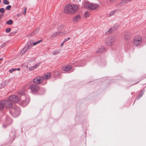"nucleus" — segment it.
<instances>
[{"label":"nucleus","mask_w":146,"mask_h":146,"mask_svg":"<svg viewBox=\"0 0 146 146\" xmlns=\"http://www.w3.org/2000/svg\"><path fill=\"white\" fill-rule=\"evenodd\" d=\"M78 8V7L76 5H72L68 4L64 7V12L66 14H73L76 12Z\"/></svg>","instance_id":"obj_1"},{"label":"nucleus","mask_w":146,"mask_h":146,"mask_svg":"<svg viewBox=\"0 0 146 146\" xmlns=\"http://www.w3.org/2000/svg\"><path fill=\"white\" fill-rule=\"evenodd\" d=\"M84 6L85 8L92 10L98 8L100 7V5L98 4L91 3L86 1L85 2Z\"/></svg>","instance_id":"obj_2"},{"label":"nucleus","mask_w":146,"mask_h":146,"mask_svg":"<svg viewBox=\"0 0 146 146\" xmlns=\"http://www.w3.org/2000/svg\"><path fill=\"white\" fill-rule=\"evenodd\" d=\"M21 102L23 105L25 106L27 105L29 102V97L25 95H22L20 98Z\"/></svg>","instance_id":"obj_3"},{"label":"nucleus","mask_w":146,"mask_h":146,"mask_svg":"<svg viewBox=\"0 0 146 146\" xmlns=\"http://www.w3.org/2000/svg\"><path fill=\"white\" fill-rule=\"evenodd\" d=\"M32 47V45L31 41H29L26 46L22 50L21 53L25 54L29 49Z\"/></svg>","instance_id":"obj_4"},{"label":"nucleus","mask_w":146,"mask_h":146,"mask_svg":"<svg viewBox=\"0 0 146 146\" xmlns=\"http://www.w3.org/2000/svg\"><path fill=\"white\" fill-rule=\"evenodd\" d=\"M20 109L17 107L15 108H12L10 112L11 113L12 115L14 117H17L20 114Z\"/></svg>","instance_id":"obj_5"},{"label":"nucleus","mask_w":146,"mask_h":146,"mask_svg":"<svg viewBox=\"0 0 146 146\" xmlns=\"http://www.w3.org/2000/svg\"><path fill=\"white\" fill-rule=\"evenodd\" d=\"M142 42V38L140 36H137L135 37L133 41V44L136 46L140 45Z\"/></svg>","instance_id":"obj_6"},{"label":"nucleus","mask_w":146,"mask_h":146,"mask_svg":"<svg viewBox=\"0 0 146 146\" xmlns=\"http://www.w3.org/2000/svg\"><path fill=\"white\" fill-rule=\"evenodd\" d=\"M114 40V39L112 37H108L106 38L105 42L106 45L110 46L113 44Z\"/></svg>","instance_id":"obj_7"},{"label":"nucleus","mask_w":146,"mask_h":146,"mask_svg":"<svg viewBox=\"0 0 146 146\" xmlns=\"http://www.w3.org/2000/svg\"><path fill=\"white\" fill-rule=\"evenodd\" d=\"M32 92L33 93L37 92L39 89V86L36 84H32L29 87Z\"/></svg>","instance_id":"obj_8"},{"label":"nucleus","mask_w":146,"mask_h":146,"mask_svg":"<svg viewBox=\"0 0 146 146\" xmlns=\"http://www.w3.org/2000/svg\"><path fill=\"white\" fill-rule=\"evenodd\" d=\"M43 80L42 77L39 76L34 79L33 81L35 84H39L42 83Z\"/></svg>","instance_id":"obj_9"},{"label":"nucleus","mask_w":146,"mask_h":146,"mask_svg":"<svg viewBox=\"0 0 146 146\" xmlns=\"http://www.w3.org/2000/svg\"><path fill=\"white\" fill-rule=\"evenodd\" d=\"M3 102L6 108H10L12 107L13 103L11 100H8V98L7 100H3Z\"/></svg>","instance_id":"obj_10"},{"label":"nucleus","mask_w":146,"mask_h":146,"mask_svg":"<svg viewBox=\"0 0 146 146\" xmlns=\"http://www.w3.org/2000/svg\"><path fill=\"white\" fill-rule=\"evenodd\" d=\"M8 100H11L12 102H17L19 100V98L16 95H13L8 98Z\"/></svg>","instance_id":"obj_11"},{"label":"nucleus","mask_w":146,"mask_h":146,"mask_svg":"<svg viewBox=\"0 0 146 146\" xmlns=\"http://www.w3.org/2000/svg\"><path fill=\"white\" fill-rule=\"evenodd\" d=\"M129 2L128 0H121V1L117 4V6L118 7H123Z\"/></svg>","instance_id":"obj_12"},{"label":"nucleus","mask_w":146,"mask_h":146,"mask_svg":"<svg viewBox=\"0 0 146 146\" xmlns=\"http://www.w3.org/2000/svg\"><path fill=\"white\" fill-rule=\"evenodd\" d=\"M81 18V16L79 14H77L73 18V21L74 23H77L80 21Z\"/></svg>","instance_id":"obj_13"},{"label":"nucleus","mask_w":146,"mask_h":146,"mask_svg":"<svg viewBox=\"0 0 146 146\" xmlns=\"http://www.w3.org/2000/svg\"><path fill=\"white\" fill-rule=\"evenodd\" d=\"M50 76L51 73H47L44 75L42 77V78L43 79V80H46L49 79L50 78Z\"/></svg>","instance_id":"obj_14"},{"label":"nucleus","mask_w":146,"mask_h":146,"mask_svg":"<svg viewBox=\"0 0 146 146\" xmlns=\"http://www.w3.org/2000/svg\"><path fill=\"white\" fill-rule=\"evenodd\" d=\"M72 68V66L70 65L64 66L62 67V69L64 71H68Z\"/></svg>","instance_id":"obj_15"},{"label":"nucleus","mask_w":146,"mask_h":146,"mask_svg":"<svg viewBox=\"0 0 146 146\" xmlns=\"http://www.w3.org/2000/svg\"><path fill=\"white\" fill-rule=\"evenodd\" d=\"M70 32L69 30H66L64 31H61L59 32V35H65L68 33Z\"/></svg>","instance_id":"obj_16"},{"label":"nucleus","mask_w":146,"mask_h":146,"mask_svg":"<svg viewBox=\"0 0 146 146\" xmlns=\"http://www.w3.org/2000/svg\"><path fill=\"white\" fill-rule=\"evenodd\" d=\"M39 66V64H36L33 66H30L29 68V70L30 71H32L36 68Z\"/></svg>","instance_id":"obj_17"},{"label":"nucleus","mask_w":146,"mask_h":146,"mask_svg":"<svg viewBox=\"0 0 146 146\" xmlns=\"http://www.w3.org/2000/svg\"><path fill=\"white\" fill-rule=\"evenodd\" d=\"M105 48L103 47H101L97 49L96 52L97 53H101L104 51Z\"/></svg>","instance_id":"obj_18"},{"label":"nucleus","mask_w":146,"mask_h":146,"mask_svg":"<svg viewBox=\"0 0 146 146\" xmlns=\"http://www.w3.org/2000/svg\"><path fill=\"white\" fill-rule=\"evenodd\" d=\"M39 31V28H37L35 30H34L31 33V35H34L38 33Z\"/></svg>","instance_id":"obj_19"},{"label":"nucleus","mask_w":146,"mask_h":146,"mask_svg":"<svg viewBox=\"0 0 146 146\" xmlns=\"http://www.w3.org/2000/svg\"><path fill=\"white\" fill-rule=\"evenodd\" d=\"M58 35H59V32H55L52 34L50 36V38L51 39H53L54 37Z\"/></svg>","instance_id":"obj_20"},{"label":"nucleus","mask_w":146,"mask_h":146,"mask_svg":"<svg viewBox=\"0 0 146 146\" xmlns=\"http://www.w3.org/2000/svg\"><path fill=\"white\" fill-rule=\"evenodd\" d=\"M4 106L3 101L0 102V110H3L4 108Z\"/></svg>","instance_id":"obj_21"},{"label":"nucleus","mask_w":146,"mask_h":146,"mask_svg":"<svg viewBox=\"0 0 146 146\" xmlns=\"http://www.w3.org/2000/svg\"><path fill=\"white\" fill-rule=\"evenodd\" d=\"M64 27L65 26L64 25H61L58 27L57 29L59 31H63L62 30L63 29Z\"/></svg>","instance_id":"obj_22"},{"label":"nucleus","mask_w":146,"mask_h":146,"mask_svg":"<svg viewBox=\"0 0 146 146\" xmlns=\"http://www.w3.org/2000/svg\"><path fill=\"white\" fill-rule=\"evenodd\" d=\"M115 31L113 28L112 27H111V28H110L109 30H108V31L106 32V33H109L110 34L112 33L113 31Z\"/></svg>","instance_id":"obj_23"},{"label":"nucleus","mask_w":146,"mask_h":146,"mask_svg":"<svg viewBox=\"0 0 146 146\" xmlns=\"http://www.w3.org/2000/svg\"><path fill=\"white\" fill-rule=\"evenodd\" d=\"M42 40H40L38 41H37L36 42H35L33 43V44H32V43L31 42V43L32 44V46H35V45H36L37 44L40 43V42H42Z\"/></svg>","instance_id":"obj_24"},{"label":"nucleus","mask_w":146,"mask_h":146,"mask_svg":"<svg viewBox=\"0 0 146 146\" xmlns=\"http://www.w3.org/2000/svg\"><path fill=\"white\" fill-rule=\"evenodd\" d=\"M119 25L117 24H116L114 25L112 27L113 28L114 31H115L119 27Z\"/></svg>","instance_id":"obj_25"},{"label":"nucleus","mask_w":146,"mask_h":146,"mask_svg":"<svg viewBox=\"0 0 146 146\" xmlns=\"http://www.w3.org/2000/svg\"><path fill=\"white\" fill-rule=\"evenodd\" d=\"M13 23V21L11 19L9 20L6 22V24L8 25H11Z\"/></svg>","instance_id":"obj_26"},{"label":"nucleus","mask_w":146,"mask_h":146,"mask_svg":"<svg viewBox=\"0 0 146 146\" xmlns=\"http://www.w3.org/2000/svg\"><path fill=\"white\" fill-rule=\"evenodd\" d=\"M144 94V92L143 91H142L140 92V93H139V94L138 96L137 97V99H138L140 98L142 96V95Z\"/></svg>","instance_id":"obj_27"},{"label":"nucleus","mask_w":146,"mask_h":146,"mask_svg":"<svg viewBox=\"0 0 146 146\" xmlns=\"http://www.w3.org/2000/svg\"><path fill=\"white\" fill-rule=\"evenodd\" d=\"M90 15V14L88 12H86L84 14V17L86 18L89 17Z\"/></svg>","instance_id":"obj_28"},{"label":"nucleus","mask_w":146,"mask_h":146,"mask_svg":"<svg viewBox=\"0 0 146 146\" xmlns=\"http://www.w3.org/2000/svg\"><path fill=\"white\" fill-rule=\"evenodd\" d=\"M8 81H5L3 83H2V85L3 87H4L5 86L8 84Z\"/></svg>","instance_id":"obj_29"},{"label":"nucleus","mask_w":146,"mask_h":146,"mask_svg":"<svg viewBox=\"0 0 146 146\" xmlns=\"http://www.w3.org/2000/svg\"><path fill=\"white\" fill-rule=\"evenodd\" d=\"M59 53V52H58V50H54V51L52 52V53L54 55H55L57 54H58Z\"/></svg>","instance_id":"obj_30"},{"label":"nucleus","mask_w":146,"mask_h":146,"mask_svg":"<svg viewBox=\"0 0 146 146\" xmlns=\"http://www.w3.org/2000/svg\"><path fill=\"white\" fill-rule=\"evenodd\" d=\"M116 10H115L113 11H112L109 14V16H112V15H113L114 14V13L115 12H116Z\"/></svg>","instance_id":"obj_31"},{"label":"nucleus","mask_w":146,"mask_h":146,"mask_svg":"<svg viewBox=\"0 0 146 146\" xmlns=\"http://www.w3.org/2000/svg\"><path fill=\"white\" fill-rule=\"evenodd\" d=\"M4 4L6 5H8L9 4V2L7 0H4L3 1Z\"/></svg>","instance_id":"obj_32"},{"label":"nucleus","mask_w":146,"mask_h":146,"mask_svg":"<svg viewBox=\"0 0 146 146\" xmlns=\"http://www.w3.org/2000/svg\"><path fill=\"white\" fill-rule=\"evenodd\" d=\"M5 11V9L4 8H0V12L1 13H3Z\"/></svg>","instance_id":"obj_33"},{"label":"nucleus","mask_w":146,"mask_h":146,"mask_svg":"<svg viewBox=\"0 0 146 146\" xmlns=\"http://www.w3.org/2000/svg\"><path fill=\"white\" fill-rule=\"evenodd\" d=\"M11 30V29L10 28H7L5 30L6 32L7 33H9Z\"/></svg>","instance_id":"obj_34"},{"label":"nucleus","mask_w":146,"mask_h":146,"mask_svg":"<svg viewBox=\"0 0 146 146\" xmlns=\"http://www.w3.org/2000/svg\"><path fill=\"white\" fill-rule=\"evenodd\" d=\"M11 7V6L10 5H8L6 7V9L7 10H9L10 9Z\"/></svg>","instance_id":"obj_35"},{"label":"nucleus","mask_w":146,"mask_h":146,"mask_svg":"<svg viewBox=\"0 0 146 146\" xmlns=\"http://www.w3.org/2000/svg\"><path fill=\"white\" fill-rule=\"evenodd\" d=\"M6 45V43H3L0 46V49H1L3 48Z\"/></svg>","instance_id":"obj_36"},{"label":"nucleus","mask_w":146,"mask_h":146,"mask_svg":"<svg viewBox=\"0 0 146 146\" xmlns=\"http://www.w3.org/2000/svg\"><path fill=\"white\" fill-rule=\"evenodd\" d=\"M70 39V38L69 37H68L66 38L64 40V42H65L67 41Z\"/></svg>","instance_id":"obj_37"},{"label":"nucleus","mask_w":146,"mask_h":146,"mask_svg":"<svg viewBox=\"0 0 146 146\" xmlns=\"http://www.w3.org/2000/svg\"><path fill=\"white\" fill-rule=\"evenodd\" d=\"M16 69L13 68V69L10 70H9V71L11 73L13 72L14 71L16 70Z\"/></svg>","instance_id":"obj_38"},{"label":"nucleus","mask_w":146,"mask_h":146,"mask_svg":"<svg viewBox=\"0 0 146 146\" xmlns=\"http://www.w3.org/2000/svg\"><path fill=\"white\" fill-rule=\"evenodd\" d=\"M27 9V8L26 7H25L24 9V13H23L25 15L26 14Z\"/></svg>","instance_id":"obj_39"},{"label":"nucleus","mask_w":146,"mask_h":146,"mask_svg":"<svg viewBox=\"0 0 146 146\" xmlns=\"http://www.w3.org/2000/svg\"><path fill=\"white\" fill-rule=\"evenodd\" d=\"M117 0H110V1L111 3H113L115 1Z\"/></svg>","instance_id":"obj_40"},{"label":"nucleus","mask_w":146,"mask_h":146,"mask_svg":"<svg viewBox=\"0 0 146 146\" xmlns=\"http://www.w3.org/2000/svg\"><path fill=\"white\" fill-rule=\"evenodd\" d=\"M2 84H0V89H1L3 88Z\"/></svg>","instance_id":"obj_41"},{"label":"nucleus","mask_w":146,"mask_h":146,"mask_svg":"<svg viewBox=\"0 0 146 146\" xmlns=\"http://www.w3.org/2000/svg\"><path fill=\"white\" fill-rule=\"evenodd\" d=\"M64 42H64V41H63V42L61 44V46H62L63 45L64 43Z\"/></svg>","instance_id":"obj_42"},{"label":"nucleus","mask_w":146,"mask_h":146,"mask_svg":"<svg viewBox=\"0 0 146 146\" xmlns=\"http://www.w3.org/2000/svg\"><path fill=\"white\" fill-rule=\"evenodd\" d=\"M16 69V70H18V71H19L20 70V68H17Z\"/></svg>","instance_id":"obj_43"},{"label":"nucleus","mask_w":146,"mask_h":146,"mask_svg":"<svg viewBox=\"0 0 146 146\" xmlns=\"http://www.w3.org/2000/svg\"><path fill=\"white\" fill-rule=\"evenodd\" d=\"M10 122L9 124L11 123V122H12V120H11V119H10Z\"/></svg>","instance_id":"obj_44"},{"label":"nucleus","mask_w":146,"mask_h":146,"mask_svg":"<svg viewBox=\"0 0 146 146\" xmlns=\"http://www.w3.org/2000/svg\"><path fill=\"white\" fill-rule=\"evenodd\" d=\"M129 2H130L132 0H128Z\"/></svg>","instance_id":"obj_45"},{"label":"nucleus","mask_w":146,"mask_h":146,"mask_svg":"<svg viewBox=\"0 0 146 146\" xmlns=\"http://www.w3.org/2000/svg\"><path fill=\"white\" fill-rule=\"evenodd\" d=\"M3 127H5L4 126V125H3Z\"/></svg>","instance_id":"obj_46"},{"label":"nucleus","mask_w":146,"mask_h":146,"mask_svg":"<svg viewBox=\"0 0 146 146\" xmlns=\"http://www.w3.org/2000/svg\"><path fill=\"white\" fill-rule=\"evenodd\" d=\"M1 3V0H0V3Z\"/></svg>","instance_id":"obj_47"},{"label":"nucleus","mask_w":146,"mask_h":146,"mask_svg":"<svg viewBox=\"0 0 146 146\" xmlns=\"http://www.w3.org/2000/svg\"><path fill=\"white\" fill-rule=\"evenodd\" d=\"M2 59V58H0V60H1Z\"/></svg>","instance_id":"obj_48"}]
</instances>
